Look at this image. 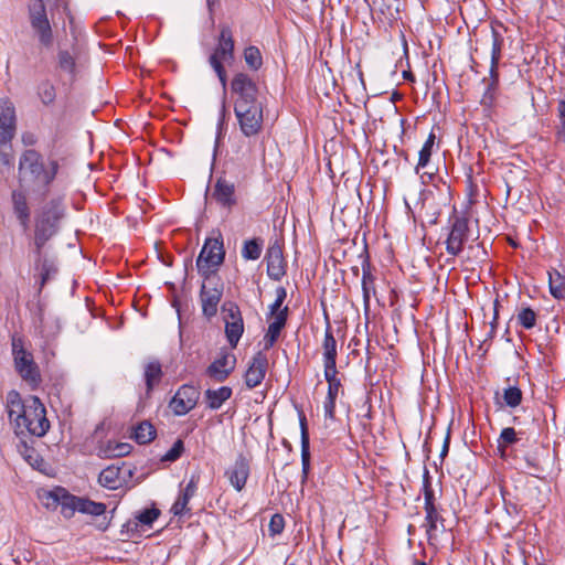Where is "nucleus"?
<instances>
[{"label":"nucleus","instance_id":"1","mask_svg":"<svg viewBox=\"0 0 565 565\" xmlns=\"http://www.w3.org/2000/svg\"><path fill=\"white\" fill-rule=\"evenodd\" d=\"M7 409L10 422L21 434H29L42 437L50 429V422L46 418V409L36 396H30L22 401L17 391H10L7 395Z\"/></svg>","mask_w":565,"mask_h":565},{"label":"nucleus","instance_id":"2","mask_svg":"<svg viewBox=\"0 0 565 565\" xmlns=\"http://www.w3.org/2000/svg\"><path fill=\"white\" fill-rule=\"evenodd\" d=\"M60 170L56 159L44 162L43 156L35 149L24 150L19 158V186L33 193L46 194Z\"/></svg>","mask_w":565,"mask_h":565},{"label":"nucleus","instance_id":"3","mask_svg":"<svg viewBox=\"0 0 565 565\" xmlns=\"http://www.w3.org/2000/svg\"><path fill=\"white\" fill-rule=\"evenodd\" d=\"M66 206L61 196L52 198L40 206L34 215V233L32 247H45L54 237L65 217Z\"/></svg>","mask_w":565,"mask_h":565},{"label":"nucleus","instance_id":"4","mask_svg":"<svg viewBox=\"0 0 565 565\" xmlns=\"http://www.w3.org/2000/svg\"><path fill=\"white\" fill-rule=\"evenodd\" d=\"M57 0H30L28 4L29 21L32 30L39 41L44 46H51L53 43V32L47 18L46 8Z\"/></svg>","mask_w":565,"mask_h":565},{"label":"nucleus","instance_id":"5","mask_svg":"<svg viewBox=\"0 0 565 565\" xmlns=\"http://www.w3.org/2000/svg\"><path fill=\"white\" fill-rule=\"evenodd\" d=\"M12 354L18 374L30 385L38 386L41 382L39 366L34 362L32 353L24 349L21 339H12Z\"/></svg>","mask_w":565,"mask_h":565},{"label":"nucleus","instance_id":"6","mask_svg":"<svg viewBox=\"0 0 565 565\" xmlns=\"http://www.w3.org/2000/svg\"><path fill=\"white\" fill-rule=\"evenodd\" d=\"M234 113L245 137H254L262 131L264 121L262 102L234 106Z\"/></svg>","mask_w":565,"mask_h":565},{"label":"nucleus","instance_id":"7","mask_svg":"<svg viewBox=\"0 0 565 565\" xmlns=\"http://www.w3.org/2000/svg\"><path fill=\"white\" fill-rule=\"evenodd\" d=\"M223 241L218 238H207L196 259L198 270L210 279V275L224 262Z\"/></svg>","mask_w":565,"mask_h":565},{"label":"nucleus","instance_id":"8","mask_svg":"<svg viewBox=\"0 0 565 565\" xmlns=\"http://www.w3.org/2000/svg\"><path fill=\"white\" fill-rule=\"evenodd\" d=\"M470 237L469 221L462 215L450 218V230L446 239V250L451 256H458Z\"/></svg>","mask_w":565,"mask_h":565},{"label":"nucleus","instance_id":"9","mask_svg":"<svg viewBox=\"0 0 565 565\" xmlns=\"http://www.w3.org/2000/svg\"><path fill=\"white\" fill-rule=\"evenodd\" d=\"M222 312L227 342L235 349L244 332V320L241 309L235 302L226 301L222 306Z\"/></svg>","mask_w":565,"mask_h":565},{"label":"nucleus","instance_id":"10","mask_svg":"<svg viewBox=\"0 0 565 565\" xmlns=\"http://www.w3.org/2000/svg\"><path fill=\"white\" fill-rule=\"evenodd\" d=\"M231 90L235 95L234 106L259 102L257 98V84L245 73H237L234 75L231 83Z\"/></svg>","mask_w":565,"mask_h":565},{"label":"nucleus","instance_id":"11","mask_svg":"<svg viewBox=\"0 0 565 565\" xmlns=\"http://www.w3.org/2000/svg\"><path fill=\"white\" fill-rule=\"evenodd\" d=\"M31 252L34 257V269L40 277L39 291H41L45 284L57 274L56 258L49 255L44 247H32Z\"/></svg>","mask_w":565,"mask_h":565},{"label":"nucleus","instance_id":"12","mask_svg":"<svg viewBox=\"0 0 565 565\" xmlns=\"http://www.w3.org/2000/svg\"><path fill=\"white\" fill-rule=\"evenodd\" d=\"M200 392L193 385L184 384L180 386L170 401V408L177 416H182L192 411L199 401Z\"/></svg>","mask_w":565,"mask_h":565},{"label":"nucleus","instance_id":"13","mask_svg":"<svg viewBox=\"0 0 565 565\" xmlns=\"http://www.w3.org/2000/svg\"><path fill=\"white\" fill-rule=\"evenodd\" d=\"M17 130V116L13 103L9 98L0 99V143H9Z\"/></svg>","mask_w":565,"mask_h":565},{"label":"nucleus","instance_id":"14","mask_svg":"<svg viewBox=\"0 0 565 565\" xmlns=\"http://www.w3.org/2000/svg\"><path fill=\"white\" fill-rule=\"evenodd\" d=\"M64 495V505L66 507V513L70 519L74 515V513L81 512L84 514H89L94 516L104 515L106 512V504L102 502H95L89 500L88 498H82L76 495Z\"/></svg>","mask_w":565,"mask_h":565},{"label":"nucleus","instance_id":"15","mask_svg":"<svg viewBox=\"0 0 565 565\" xmlns=\"http://www.w3.org/2000/svg\"><path fill=\"white\" fill-rule=\"evenodd\" d=\"M268 369V359L263 351L254 354L244 374V382L247 388L252 390L262 384Z\"/></svg>","mask_w":565,"mask_h":565},{"label":"nucleus","instance_id":"16","mask_svg":"<svg viewBox=\"0 0 565 565\" xmlns=\"http://www.w3.org/2000/svg\"><path fill=\"white\" fill-rule=\"evenodd\" d=\"M236 356L228 351L220 355L207 366L206 375L216 382H224L235 370Z\"/></svg>","mask_w":565,"mask_h":565},{"label":"nucleus","instance_id":"17","mask_svg":"<svg viewBox=\"0 0 565 565\" xmlns=\"http://www.w3.org/2000/svg\"><path fill=\"white\" fill-rule=\"evenodd\" d=\"M234 60V39L232 34V30L227 25H223L221 28L218 43L214 49V52L211 54L209 58L210 64H214L220 62L223 64L224 62H232Z\"/></svg>","mask_w":565,"mask_h":565},{"label":"nucleus","instance_id":"18","mask_svg":"<svg viewBox=\"0 0 565 565\" xmlns=\"http://www.w3.org/2000/svg\"><path fill=\"white\" fill-rule=\"evenodd\" d=\"M28 192L22 188L13 190L11 192V203L13 214L15 215L20 226L28 231L30 228L31 209L28 202Z\"/></svg>","mask_w":565,"mask_h":565},{"label":"nucleus","instance_id":"19","mask_svg":"<svg viewBox=\"0 0 565 565\" xmlns=\"http://www.w3.org/2000/svg\"><path fill=\"white\" fill-rule=\"evenodd\" d=\"M230 483L236 491H242L249 477V462L244 455H238L234 465L225 472Z\"/></svg>","mask_w":565,"mask_h":565},{"label":"nucleus","instance_id":"20","mask_svg":"<svg viewBox=\"0 0 565 565\" xmlns=\"http://www.w3.org/2000/svg\"><path fill=\"white\" fill-rule=\"evenodd\" d=\"M267 275L273 280H280L286 274L282 249L277 243L270 245L266 253Z\"/></svg>","mask_w":565,"mask_h":565},{"label":"nucleus","instance_id":"21","mask_svg":"<svg viewBox=\"0 0 565 565\" xmlns=\"http://www.w3.org/2000/svg\"><path fill=\"white\" fill-rule=\"evenodd\" d=\"M223 295L222 287H213L206 288L205 285L202 286L200 292V299L202 305V312L206 318H212L217 312V307L221 301Z\"/></svg>","mask_w":565,"mask_h":565},{"label":"nucleus","instance_id":"22","mask_svg":"<svg viewBox=\"0 0 565 565\" xmlns=\"http://www.w3.org/2000/svg\"><path fill=\"white\" fill-rule=\"evenodd\" d=\"M212 198L224 207H232L236 204L235 186L225 179H218L214 185Z\"/></svg>","mask_w":565,"mask_h":565},{"label":"nucleus","instance_id":"23","mask_svg":"<svg viewBox=\"0 0 565 565\" xmlns=\"http://www.w3.org/2000/svg\"><path fill=\"white\" fill-rule=\"evenodd\" d=\"M288 317V307L280 310L273 322L269 323L266 334L264 335V349L269 350L277 342L281 330L285 328Z\"/></svg>","mask_w":565,"mask_h":565},{"label":"nucleus","instance_id":"24","mask_svg":"<svg viewBox=\"0 0 565 565\" xmlns=\"http://www.w3.org/2000/svg\"><path fill=\"white\" fill-rule=\"evenodd\" d=\"M163 377L161 363L156 359H150L143 364V380L147 394H150Z\"/></svg>","mask_w":565,"mask_h":565},{"label":"nucleus","instance_id":"25","mask_svg":"<svg viewBox=\"0 0 565 565\" xmlns=\"http://www.w3.org/2000/svg\"><path fill=\"white\" fill-rule=\"evenodd\" d=\"M503 46V36L501 33L491 28V64H490V76L493 77L495 83L499 77L498 65L501 58V51Z\"/></svg>","mask_w":565,"mask_h":565},{"label":"nucleus","instance_id":"26","mask_svg":"<svg viewBox=\"0 0 565 565\" xmlns=\"http://www.w3.org/2000/svg\"><path fill=\"white\" fill-rule=\"evenodd\" d=\"M63 493L65 495H72L66 489L62 487H56L51 491L44 492V494L41 497L43 504L49 509H56L58 505L61 507V513L64 515V518L70 519L68 514L66 513V507L64 505V498Z\"/></svg>","mask_w":565,"mask_h":565},{"label":"nucleus","instance_id":"27","mask_svg":"<svg viewBox=\"0 0 565 565\" xmlns=\"http://www.w3.org/2000/svg\"><path fill=\"white\" fill-rule=\"evenodd\" d=\"M300 433H301V466L302 477L306 479L310 470V440L305 416L300 417Z\"/></svg>","mask_w":565,"mask_h":565},{"label":"nucleus","instance_id":"28","mask_svg":"<svg viewBox=\"0 0 565 565\" xmlns=\"http://www.w3.org/2000/svg\"><path fill=\"white\" fill-rule=\"evenodd\" d=\"M425 510V522L423 526L426 530L428 542L430 543L433 540L437 537L438 524L444 527V518L440 515L437 507L427 508Z\"/></svg>","mask_w":565,"mask_h":565},{"label":"nucleus","instance_id":"29","mask_svg":"<svg viewBox=\"0 0 565 565\" xmlns=\"http://www.w3.org/2000/svg\"><path fill=\"white\" fill-rule=\"evenodd\" d=\"M362 292H363V301L365 308L370 305L371 294L375 292L374 288V277L371 271V263L369 259V255L365 254L362 260Z\"/></svg>","mask_w":565,"mask_h":565},{"label":"nucleus","instance_id":"30","mask_svg":"<svg viewBox=\"0 0 565 565\" xmlns=\"http://www.w3.org/2000/svg\"><path fill=\"white\" fill-rule=\"evenodd\" d=\"M233 391L230 386H222L216 390L209 388L205 391L206 405L210 409H218L231 398Z\"/></svg>","mask_w":565,"mask_h":565},{"label":"nucleus","instance_id":"31","mask_svg":"<svg viewBox=\"0 0 565 565\" xmlns=\"http://www.w3.org/2000/svg\"><path fill=\"white\" fill-rule=\"evenodd\" d=\"M57 67L62 74H65L68 82H74L76 77V62L75 57L65 50L57 53Z\"/></svg>","mask_w":565,"mask_h":565},{"label":"nucleus","instance_id":"32","mask_svg":"<svg viewBox=\"0 0 565 565\" xmlns=\"http://www.w3.org/2000/svg\"><path fill=\"white\" fill-rule=\"evenodd\" d=\"M98 482L100 483V486L107 489H118L121 486L120 468L115 466H109L105 468L99 473Z\"/></svg>","mask_w":565,"mask_h":565},{"label":"nucleus","instance_id":"33","mask_svg":"<svg viewBox=\"0 0 565 565\" xmlns=\"http://www.w3.org/2000/svg\"><path fill=\"white\" fill-rule=\"evenodd\" d=\"M548 274V287L550 292L555 299H564L565 298V276H563L558 270L551 269L547 271Z\"/></svg>","mask_w":565,"mask_h":565},{"label":"nucleus","instance_id":"34","mask_svg":"<svg viewBox=\"0 0 565 565\" xmlns=\"http://www.w3.org/2000/svg\"><path fill=\"white\" fill-rule=\"evenodd\" d=\"M323 363H337V341L328 323L322 342Z\"/></svg>","mask_w":565,"mask_h":565},{"label":"nucleus","instance_id":"35","mask_svg":"<svg viewBox=\"0 0 565 565\" xmlns=\"http://www.w3.org/2000/svg\"><path fill=\"white\" fill-rule=\"evenodd\" d=\"M555 115V142L565 145V99L557 102Z\"/></svg>","mask_w":565,"mask_h":565},{"label":"nucleus","instance_id":"36","mask_svg":"<svg viewBox=\"0 0 565 565\" xmlns=\"http://www.w3.org/2000/svg\"><path fill=\"white\" fill-rule=\"evenodd\" d=\"M131 446L127 443L108 441L107 445L100 449V454L106 458H117L128 455Z\"/></svg>","mask_w":565,"mask_h":565},{"label":"nucleus","instance_id":"37","mask_svg":"<svg viewBox=\"0 0 565 565\" xmlns=\"http://www.w3.org/2000/svg\"><path fill=\"white\" fill-rule=\"evenodd\" d=\"M154 437L156 429L149 422L145 420L135 428L134 438L140 445L152 441Z\"/></svg>","mask_w":565,"mask_h":565},{"label":"nucleus","instance_id":"38","mask_svg":"<svg viewBox=\"0 0 565 565\" xmlns=\"http://www.w3.org/2000/svg\"><path fill=\"white\" fill-rule=\"evenodd\" d=\"M36 93L41 102L46 106L55 102L56 89L49 79H44L38 85Z\"/></svg>","mask_w":565,"mask_h":565},{"label":"nucleus","instance_id":"39","mask_svg":"<svg viewBox=\"0 0 565 565\" xmlns=\"http://www.w3.org/2000/svg\"><path fill=\"white\" fill-rule=\"evenodd\" d=\"M262 241L258 238L248 239L242 248V256L246 260H256L262 254Z\"/></svg>","mask_w":565,"mask_h":565},{"label":"nucleus","instance_id":"40","mask_svg":"<svg viewBox=\"0 0 565 565\" xmlns=\"http://www.w3.org/2000/svg\"><path fill=\"white\" fill-rule=\"evenodd\" d=\"M435 139H436L435 135L433 132H430L428 138L426 139L424 146L422 147V149L419 151L416 172H418L420 168H425L428 164L430 157H431L433 147L435 145Z\"/></svg>","mask_w":565,"mask_h":565},{"label":"nucleus","instance_id":"41","mask_svg":"<svg viewBox=\"0 0 565 565\" xmlns=\"http://www.w3.org/2000/svg\"><path fill=\"white\" fill-rule=\"evenodd\" d=\"M423 493L425 500L424 509L437 507L435 493L431 487V478L427 469H425L423 475Z\"/></svg>","mask_w":565,"mask_h":565},{"label":"nucleus","instance_id":"42","mask_svg":"<svg viewBox=\"0 0 565 565\" xmlns=\"http://www.w3.org/2000/svg\"><path fill=\"white\" fill-rule=\"evenodd\" d=\"M502 398L507 406L515 408L521 404L523 394L518 386H509L503 390Z\"/></svg>","mask_w":565,"mask_h":565},{"label":"nucleus","instance_id":"43","mask_svg":"<svg viewBox=\"0 0 565 565\" xmlns=\"http://www.w3.org/2000/svg\"><path fill=\"white\" fill-rule=\"evenodd\" d=\"M518 441L516 431L513 427H505L501 430V434L497 440L498 449L503 454L505 448L514 445Z\"/></svg>","mask_w":565,"mask_h":565},{"label":"nucleus","instance_id":"44","mask_svg":"<svg viewBox=\"0 0 565 565\" xmlns=\"http://www.w3.org/2000/svg\"><path fill=\"white\" fill-rule=\"evenodd\" d=\"M244 58L249 68L257 71L263 64L260 51L256 46H248L244 51Z\"/></svg>","mask_w":565,"mask_h":565},{"label":"nucleus","instance_id":"45","mask_svg":"<svg viewBox=\"0 0 565 565\" xmlns=\"http://www.w3.org/2000/svg\"><path fill=\"white\" fill-rule=\"evenodd\" d=\"M518 322L525 329H532L536 323V313L531 308H523L518 313Z\"/></svg>","mask_w":565,"mask_h":565},{"label":"nucleus","instance_id":"46","mask_svg":"<svg viewBox=\"0 0 565 565\" xmlns=\"http://www.w3.org/2000/svg\"><path fill=\"white\" fill-rule=\"evenodd\" d=\"M190 500H191L190 497H188L186 494L181 492L179 494L178 499L175 500V502L173 503V505L171 508V512L175 516H182V515L189 513L190 509L188 508V504H189Z\"/></svg>","mask_w":565,"mask_h":565},{"label":"nucleus","instance_id":"47","mask_svg":"<svg viewBox=\"0 0 565 565\" xmlns=\"http://www.w3.org/2000/svg\"><path fill=\"white\" fill-rule=\"evenodd\" d=\"M160 510L157 508L145 509L136 515L138 522L142 525L151 526L152 523L159 518Z\"/></svg>","mask_w":565,"mask_h":565},{"label":"nucleus","instance_id":"48","mask_svg":"<svg viewBox=\"0 0 565 565\" xmlns=\"http://www.w3.org/2000/svg\"><path fill=\"white\" fill-rule=\"evenodd\" d=\"M184 451V444L181 439H178L173 446L162 456V461L173 462L178 460Z\"/></svg>","mask_w":565,"mask_h":565},{"label":"nucleus","instance_id":"49","mask_svg":"<svg viewBox=\"0 0 565 565\" xmlns=\"http://www.w3.org/2000/svg\"><path fill=\"white\" fill-rule=\"evenodd\" d=\"M499 84V79L494 83L493 77L490 76V82L487 89L481 98V104L486 107H491L495 98V89Z\"/></svg>","mask_w":565,"mask_h":565},{"label":"nucleus","instance_id":"50","mask_svg":"<svg viewBox=\"0 0 565 565\" xmlns=\"http://www.w3.org/2000/svg\"><path fill=\"white\" fill-rule=\"evenodd\" d=\"M287 297V291L284 287H278L276 289V299L274 301V303L270 305L269 309H270V315L274 316V318L276 317V315L282 310L284 308H281L285 299Z\"/></svg>","mask_w":565,"mask_h":565},{"label":"nucleus","instance_id":"51","mask_svg":"<svg viewBox=\"0 0 565 565\" xmlns=\"http://www.w3.org/2000/svg\"><path fill=\"white\" fill-rule=\"evenodd\" d=\"M285 527V520L281 514H274L269 522V532L270 535L275 536L277 534H280L284 531Z\"/></svg>","mask_w":565,"mask_h":565},{"label":"nucleus","instance_id":"52","mask_svg":"<svg viewBox=\"0 0 565 565\" xmlns=\"http://www.w3.org/2000/svg\"><path fill=\"white\" fill-rule=\"evenodd\" d=\"M324 366V379L328 384L331 383H341L338 377L337 363H323Z\"/></svg>","mask_w":565,"mask_h":565},{"label":"nucleus","instance_id":"53","mask_svg":"<svg viewBox=\"0 0 565 565\" xmlns=\"http://www.w3.org/2000/svg\"><path fill=\"white\" fill-rule=\"evenodd\" d=\"M324 366V379L328 384L331 383H341L338 377L337 363H323Z\"/></svg>","mask_w":565,"mask_h":565},{"label":"nucleus","instance_id":"54","mask_svg":"<svg viewBox=\"0 0 565 565\" xmlns=\"http://www.w3.org/2000/svg\"><path fill=\"white\" fill-rule=\"evenodd\" d=\"M199 479L200 477L198 475L191 476L188 484L185 486L184 489L181 490V492H183L184 494L192 499L196 492Z\"/></svg>","mask_w":565,"mask_h":565},{"label":"nucleus","instance_id":"55","mask_svg":"<svg viewBox=\"0 0 565 565\" xmlns=\"http://www.w3.org/2000/svg\"><path fill=\"white\" fill-rule=\"evenodd\" d=\"M335 401L334 397H326V401L323 403V409H324V416L329 419H334L335 415Z\"/></svg>","mask_w":565,"mask_h":565},{"label":"nucleus","instance_id":"56","mask_svg":"<svg viewBox=\"0 0 565 565\" xmlns=\"http://www.w3.org/2000/svg\"><path fill=\"white\" fill-rule=\"evenodd\" d=\"M214 62H215L214 64H210V65L215 71L222 86L225 87L227 84L226 71H225L223 64H221L220 62H216V61H214Z\"/></svg>","mask_w":565,"mask_h":565},{"label":"nucleus","instance_id":"57","mask_svg":"<svg viewBox=\"0 0 565 565\" xmlns=\"http://www.w3.org/2000/svg\"><path fill=\"white\" fill-rule=\"evenodd\" d=\"M22 142L24 146H34L38 142V138L32 132H25L22 135Z\"/></svg>","mask_w":565,"mask_h":565},{"label":"nucleus","instance_id":"58","mask_svg":"<svg viewBox=\"0 0 565 565\" xmlns=\"http://www.w3.org/2000/svg\"><path fill=\"white\" fill-rule=\"evenodd\" d=\"M340 388H341V383H331V384H328V393H327V396H328V397H334V398H337V397H338V395H339Z\"/></svg>","mask_w":565,"mask_h":565},{"label":"nucleus","instance_id":"59","mask_svg":"<svg viewBox=\"0 0 565 565\" xmlns=\"http://www.w3.org/2000/svg\"><path fill=\"white\" fill-rule=\"evenodd\" d=\"M525 460H526L527 468H530V469H532L534 471H540L541 470L540 469V465H539V462H537V460H536V458L534 456H532V455L526 456Z\"/></svg>","mask_w":565,"mask_h":565},{"label":"nucleus","instance_id":"60","mask_svg":"<svg viewBox=\"0 0 565 565\" xmlns=\"http://www.w3.org/2000/svg\"><path fill=\"white\" fill-rule=\"evenodd\" d=\"M449 439H450V437H449V435H447L446 438H445L444 445H443V449L440 451V458L441 459H444L447 456L448 451H449Z\"/></svg>","mask_w":565,"mask_h":565},{"label":"nucleus","instance_id":"61","mask_svg":"<svg viewBox=\"0 0 565 565\" xmlns=\"http://www.w3.org/2000/svg\"><path fill=\"white\" fill-rule=\"evenodd\" d=\"M497 305H498V301H495L494 303V317H493V321H492V329L494 328L495 323H497V320H498V310H497Z\"/></svg>","mask_w":565,"mask_h":565},{"label":"nucleus","instance_id":"62","mask_svg":"<svg viewBox=\"0 0 565 565\" xmlns=\"http://www.w3.org/2000/svg\"><path fill=\"white\" fill-rule=\"evenodd\" d=\"M403 75H404V78L414 81V77L411 72H404Z\"/></svg>","mask_w":565,"mask_h":565},{"label":"nucleus","instance_id":"63","mask_svg":"<svg viewBox=\"0 0 565 565\" xmlns=\"http://www.w3.org/2000/svg\"><path fill=\"white\" fill-rule=\"evenodd\" d=\"M413 565H427V564L425 562H420V561L415 559Z\"/></svg>","mask_w":565,"mask_h":565}]
</instances>
